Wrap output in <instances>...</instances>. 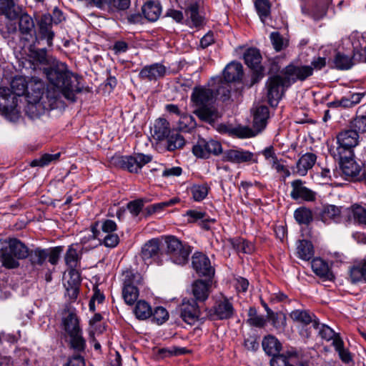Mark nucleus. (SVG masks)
<instances>
[{"instance_id": "nucleus-1", "label": "nucleus", "mask_w": 366, "mask_h": 366, "mask_svg": "<svg viewBox=\"0 0 366 366\" xmlns=\"http://www.w3.org/2000/svg\"><path fill=\"white\" fill-rule=\"evenodd\" d=\"M50 86L44 95L45 84L37 78L30 79L26 93L27 106L25 112L30 118H36L45 110L58 107L61 97L74 101L76 93L81 92L80 77L69 71L65 64L59 63L53 67L44 69Z\"/></svg>"}, {"instance_id": "nucleus-2", "label": "nucleus", "mask_w": 366, "mask_h": 366, "mask_svg": "<svg viewBox=\"0 0 366 366\" xmlns=\"http://www.w3.org/2000/svg\"><path fill=\"white\" fill-rule=\"evenodd\" d=\"M214 99L213 89L206 86L194 88L191 96L194 114L201 121L212 124L221 117L217 109L212 105Z\"/></svg>"}, {"instance_id": "nucleus-3", "label": "nucleus", "mask_w": 366, "mask_h": 366, "mask_svg": "<svg viewBox=\"0 0 366 366\" xmlns=\"http://www.w3.org/2000/svg\"><path fill=\"white\" fill-rule=\"evenodd\" d=\"M365 132H366V117L361 116L354 119L347 128L337 134V154L335 155L341 157L342 154L347 153L352 155L353 149L359 144V134Z\"/></svg>"}, {"instance_id": "nucleus-4", "label": "nucleus", "mask_w": 366, "mask_h": 366, "mask_svg": "<svg viewBox=\"0 0 366 366\" xmlns=\"http://www.w3.org/2000/svg\"><path fill=\"white\" fill-rule=\"evenodd\" d=\"M29 256L27 247L17 239H0V259L7 268L19 266L16 259H25Z\"/></svg>"}, {"instance_id": "nucleus-5", "label": "nucleus", "mask_w": 366, "mask_h": 366, "mask_svg": "<svg viewBox=\"0 0 366 366\" xmlns=\"http://www.w3.org/2000/svg\"><path fill=\"white\" fill-rule=\"evenodd\" d=\"M269 117V109L266 106L257 107L254 111L253 127L254 129L248 127H237L228 129L224 125H220L219 129L222 132H229L239 138H250L256 136L260 132L267 124V120Z\"/></svg>"}, {"instance_id": "nucleus-6", "label": "nucleus", "mask_w": 366, "mask_h": 366, "mask_svg": "<svg viewBox=\"0 0 366 366\" xmlns=\"http://www.w3.org/2000/svg\"><path fill=\"white\" fill-rule=\"evenodd\" d=\"M0 113L11 122H16L21 117L19 98L6 86H0Z\"/></svg>"}, {"instance_id": "nucleus-7", "label": "nucleus", "mask_w": 366, "mask_h": 366, "mask_svg": "<svg viewBox=\"0 0 366 366\" xmlns=\"http://www.w3.org/2000/svg\"><path fill=\"white\" fill-rule=\"evenodd\" d=\"M142 277L139 273L127 270L122 274V297L127 305H133L139 297L138 287L142 283Z\"/></svg>"}, {"instance_id": "nucleus-8", "label": "nucleus", "mask_w": 366, "mask_h": 366, "mask_svg": "<svg viewBox=\"0 0 366 366\" xmlns=\"http://www.w3.org/2000/svg\"><path fill=\"white\" fill-rule=\"evenodd\" d=\"M165 243L167 254L172 262L177 264H184L188 261L191 253L189 245L173 236L167 237Z\"/></svg>"}, {"instance_id": "nucleus-9", "label": "nucleus", "mask_w": 366, "mask_h": 366, "mask_svg": "<svg viewBox=\"0 0 366 366\" xmlns=\"http://www.w3.org/2000/svg\"><path fill=\"white\" fill-rule=\"evenodd\" d=\"M287 79L280 76H272L267 82L268 102L272 107L276 106L282 98L285 87L290 86Z\"/></svg>"}, {"instance_id": "nucleus-10", "label": "nucleus", "mask_w": 366, "mask_h": 366, "mask_svg": "<svg viewBox=\"0 0 366 366\" xmlns=\"http://www.w3.org/2000/svg\"><path fill=\"white\" fill-rule=\"evenodd\" d=\"M152 161V156L135 154L132 156H124L117 159L118 165L129 172L137 173L146 164Z\"/></svg>"}, {"instance_id": "nucleus-11", "label": "nucleus", "mask_w": 366, "mask_h": 366, "mask_svg": "<svg viewBox=\"0 0 366 366\" xmlns=\"http://www.w3.org/2000/svg\"><path fill=\"white\" fill-rule=\"evenodd\" d=\"M313 74V68L310 65L291 64L285 67L284 76L291 85L297 81H304Z\"/></svg>"}, {"instance_id": "nucleus-12", "label": "nucleus", "mask_w": 366, "mask_h": 366, "mask_svg": "<svg viewBox=\"0 0 366 366\" xmlns=\"http://www.w3.org/2000/svg\"><path fill=\"white\" fill-rule=\"evenodd\" d=\"M21 11V8L16 5L13 0H0V14L7 20L6 24L9 32L16 31V22H13Z\"/></svg>"}, {"instance_id": "nucleus-13", "label": "nucleus", "mask_w": 366, "mask_h": 366, "mask_svg": "<svg viewBox=\"0 0 366 366\" xmlns=\"http://www.w3.org/2000/svg\"><path fill=\"white\" fill-rule=\"evenodd\" d=\"M271 366H304L295 349L287 350L282 354L274 355L270 360Z\"/></svg>"}, {"instance_id": "nucleus-14", "label": "nucleus", "mask_w": 366, "mask_h": 366, "mask_svg": "<svg viewBox=\"0 0 366 366\" xmlns=\"http://www.w3.org/2000/svg\"><path fill=\"white\" fill-rule=\"evenodd\" d=\"M54 15L58 17L57 20L54 19L50 14H44L41 16L39 21V31L42 37L46 39L49 46L52 45V40L54 36V32L51 30V25L53 23L58 24L61 21L59 17L61 16L62 14L60 11L55 9L54 11Z\"/></svg>"}, {"instance_id": "nucleus-15", "label": "nucleus", "mask_w": 366, "mask_h": 366, "mask_svg": "<svg viewBox=\"0 0 366 366\" xmlns=\"http://www.w3.org/2000/svg\"><path fill=\"white\" fill-rule=\"evenodd\" d=\"M221 144L213 139L209 141H200L194 146V154L200 158H207L211 154L217 155L222 152Z\"/></svg>"}, {"instance_id": "nucleus-16", "label": "nucleus", "mask_w": 366, "mask_h": 366, "mask_svg": "<svg viewBox=\"0 0 366 366\" xmlns=\"http://www.w3.org/2000/svg\"><path fill=\"white\" fill-rule=\"evenodd\" d=\"M182 320L189 325H194L199 318L200 310L194 300L184 299L179 306Z\"/></svg>"}, {"instance_id": "nucleus-17", "label": "nucleus", "mask_w": 366, "mask_h": 366, "mask_svg": "<svg viewBox=\"0 0 366 366\" xmlns=\"http://www.w3.org/2000/svg\"><path fill=\"white\" fill-rule=\"evenodd\" d=\"M192 264L199 275L210 277L214 273L209 258L201 252H195L193 254Z\"/></svg>"}, {"instance_id": "nucleus-18", "label": "nucleus", "mask_w": 366, "mask_h": 366, "mask_svg": "<svg viewBox=\"0 0 366 366\" xmlns=\"http://www.w3.org/2000/svg\"><path fill=\"white\" fill-rule=\"evenodd\" d=\"M291 197L295 200L313 201L315 199V193L304 185V182L297 179L291 183Z\"/></svg>"}, {"instance_id": "nucleus-19", "label": "nucleus", "mask_w": 366, "mask_h": 366, "mask_svg": "<svg viewBox=\"0 0 366 366\" xmlns=\"http://www.w3.org/2000/svg\"><path fill=\"white\" fill-rule=\"evenodd\" d=\"M225 160L232 163L240 164L252 161L257 162V159H254L253 153L241 149H231L224 152Z\"/></svg>"}, {"instance_id": "nucleus-20", "label": "nucleus", "mask_w": 366, "mask_h": 366, "mask_svg": "<svg viewBox=\"0 0 366 366\" xmlns=\"http://www.w3.org/2000/svg\"><path fill=\"white\" fill-rule=\"evenodd\" d=\"M352 155L346 154H342V157H338L340 159V167L342 173L347 177H354L359 174V165L351 158Z\"/></svg>"}, {"instance_id": "nucleus-21", "label": "nucleus", "mask_w": 366, "mask_h": 366, "mask_svg": "<svg viewBox=\"0 0 366 366\" xmlns=\"http://www.w3.org/2000/svg\"><path fill=\"white\" fill-rule=\"evenodd\" d=\"M316 160L317 157L315 154L308 152L303 154L296 164V171L295 172L300 176H305L308 170L315 165Z\"/></svg>"}, {"instance_id": "nucleus-22", "label": "nucleus", "mask_w": 366, "mask_h": 366, "mask_svg": "<svg viewBox=\"0 0 366 366\" xmlns=\"http://www.w3.org/2000/svg\"><path fill=\"white\" fill-rule=\"evenodd\" d=\"M290 317L297 322L307 325L310 323L314 329H318L320 322L315 316L307 310H295L290 313Z\"/></svg>"}, {"instance_id": "nucleus-23", "label": "nucleus", "mask_w": 366, "mask_h": 366, "mask_svg": "<svg viewBox=\"0 0 366 366\" xmlns=\"http://www.w3.org/2000/svg\"><path fill=\"white\" fill-rule=\"evenodd\" d=\"M243 75L242 66L239 62L232 61L229 64L223 71L224 81L230 83L241 79Z\"/></svg>"}, {"instance_id": "nucleus-24", "label": "nucleus", "mask_w": 366, "mask_h": 366, "mask_svg": "<svg viewBox=\"0 0 366 366\" xmlns=\"http://www.w3.org/2000/svg\"><path fill=\"white\" fill-rule=\"evenodd\" d=\"M244 59L246 64L254 69L257 74L262 71L260 62L262 56L258 49L254 48L248 49L244 54Z\"/></svg>"}, {"instance_id": "nucleus-25", "label": "nucleus", "mask_w": 366, "mask_h": 366, "mask_svg": "<svg viewBox=\"0 0 366 366\" xmlns=\"http://www.w3.org/2000/svg\"><path fill=\"white\" fill-rule=\"evenodd\" d=\"M166 72L165 67L159 64H154L150 66L144 67L139 75L143 79L149 80H155L158 78L162 77Z\"/></svg>"}, {"instance_id": "nucleus-26", "label": "nucleus", "mask_w": 366, "mask_h": 366, "mask_svg": "<svg viewBox=\"0 0 366 366\" xmlns=\"http://www.w3.org/2000/svg\"><path fill=\"white\" fill-rule=\"evenodd\" d=\"M312 271L320 277L325 280H332L333 278L328 264L321 258H315L311 262Z\"/></svg>"}, {"instance_id": "nucleus-27", "label": "nucleus", "mask_w": 366, "mask_h": 366, "mask_svg": "<svg viewBox=\"0 0 366 366\" xmlns=\"http://www.w3.org/2000/svg\"><path fill=\"white\" fill-rule=\"evenodd\" d=\"M264 351L270 356L278 354L281 349L282 345L280 341L273 335H269L265 336L262 342Z\"/></svg>"}, {"instance_id": "nucleus-28", "label": "nucleus", "mask_w": 366, "mask_h": 366, "mask_svg": "<svg viewBox=\"0 0 366 366\" xmlns=\"http://www.w3.org/2000/svg\"><path fill=\"white\" fill-rule=\"evenodd\" d=\"M169 134V127L168 122L162 118L157 119L152 129V135L153 137L160 141L168 137Z\"/></svg>"}, {"instance_id": "nucleus-29", "label": "nucleus", "mask_w": 366, "mask_h": 366, "mask_svg": "<svg viewBox=\"0 0 366 366\" xmlns=\"http://www.w3.org/2000/svg\"><path fill=\"white\" fill-rule=\"evenodd\" d=\"M214 314L220 320L230 318L234 314L232 303L227 299L218 302L214 307Z\"/></svg>"}, {"instance_id": "nucleus-30", "label": "nucleus", "mask_w": 366, "mask_h": 366, "mask_svg": "<svg viewBox=\"0 0 366 366\" xmlns=\"http://www.w3.org/2000/svg\"><path fill=\"white\" fill-rule=\"evenodd\" d=\"M142 11L146 19L149 21H155L161 14L162 8L159 3L149 1L142 6Z\"/></svg>"}, {"instance_id": "nucleus-31", "label": "nucleus", "mask_w": 366, "mask_h": 366, "mask_svg": "<svg viewBox=\"0 0 366 366\" xmlns=\"http://www.w3.org/2000/svg\"><path fill=\"white\" fill-rule=\"evenodd\" d=\"M29 82L30 79L24 76H16L12 79L10 89L14 95H16L19 100L21 96L26 95Z\"/></svg>"}, {"instance_id": "nucleus-32", "label": "nucleus", "mask_w": 366, "mask_h": 366, "mask_svg": "<svg viewBox=\"0 0 366 366\" xmlns=\"http://www.w3.org/2000/svg\"><path fill=\"white\" fill-rule=\"evenodd\" d=\"M261 153L267 164L271 165L272 168L275 169L277 172L283 169L282 160L277 158L273 147L269 146L264 148Z\"/></svg>"}, {"instance_id": "nucleus-33", "label": "nucleus", "mask_w": 366, "mask_h": 366, "mask_svg": "<svg viewBox=\"0 0 366 366\" xmlns=\"http://www.w3.org/2000/svg\"><path fill=\"white\" fill-rule=\"evenodd\" d=\"M64 327L68 335L74 334L81 331L79 325V319L76 314L72 311H69L62 320Z\"/></svg>"}, {"instance_id": "nucleus-34", "label": "nucleus", "mask_w": 366, "mask_h": 366, "mask_svg": "<svg viewBox=\"0 0 366 366\" xmlns=\"http://www.w3.org/2000/svg\"><path fill=\"white\" fill-rule=\"evenodd\" d=\"M13 22H16V26L18 23L19 29L22 34H30L34 31V23L33 19L27 14L23 12L22 9Z\"/></svg>"}, {"instance_id": "nucleus-35", "label": "nucleus", "mask_w": 366, "mask_h": 366, "mask_svg": "<svg viewBox=\"0 0 366 366\" xmlns=\"http://www.w3.org/2000/svg\"><path fill=\"white\" fill-rule=\"evenodd\" d=\"M296 253L301 259L308 261L314 255L313 245L307 240H300L297 244Z\"/></svg>"}, {"instance_id": "nucleus-36", "label": "nucleus", "mask_w": 366, "mask_h": 366, "mask_svg": "<svg viewBox=\"0 0 366 366\" xmlns=\"http://www.w3.org/2000/svg\"><path fill=\"white\" fill-rule=\"evenodd\" d=\"M159 252V242L153 239L146 243L142 249V257L147 262L157 257Z\"/></svg>"}, {"instance_id": "nucleus-37", "label": "nucleus", "mask_w": 366, "mask_h": 366, "mask_svg": "<svg viewBox=\"0 0 366 366\" xmlns=\"http://www.w3.org/2000/svg\"><path fill=\"white\" fill-rule=\"evenodd\" d=\"M350 278L353 282H366V259L355 264L350 270Z\"/></svg>"}, {"instance_id": "nucleus-38", "label": "nucleus", "mask_w": 366, "mask_h": 366, "mask_svg": "<svg viewBox=\"0 0 366 366\" xmlns=\"http://www.w3.org/2000/svg\"><path fill=\"white\" fill-rule=\"evenodd\" d=\"M354 57L359 61H366V38L357 36L352 41Z\"/></svg>"}, {"instance_id": "nucleus-39", "label": "nucleus", "mask_w": 366, "mask_h": 366, "mask_svg": "<svg viewBox=\"0 0 366 366\" xmlns=\"http://www.w3.org/2000/svg\"><path fill=\"white\" fill-rule=\"evenodd\" d=\"M321 220L325 224L337 221L340 216V209L335 205H327L323 207L320 214Z\"/></svg>"}, {"instance_id": "nucleus-40", "label": "nucleus", "mask_w": 366, "mask_h": 366, "mask_svg": "<svg viewBox=\"0 0 366 366\" xmlns=\"http://www.w3.org/2000/svg\"><path fill=\"white\" fill-rule=\"evenodd\" d=\"M217 84L215 88L214 97H218L221 100L225 101L230 97L231 86L229 83L224 81L221 77L214 79Z\"/></svg>"}, {"instance_id": "nucleus-41", "label": "nucleus", "mask_w": 366, "mask_h": 366, "mask_svg": "<svg viewBox=\"0 0 366 366\" xmlns=\"http://www.w3.org/2000/svg\"><path fill=\"white\" fill-rule=\"evenodd\" d=\"M208 282L203 280H197L192 285V292L195 298L200 301H204L209 295Z\"/></svg>"}, {"instance_id": "nucleus-42", "label": "nucleus", "mask_w": 366, "mask_h": 366, "mask_svg": "<svg viewBox=\"0 0 366 366\" xmlns=\"http://www.w3.org/2000/svg\"><path fill=\"white\" fill-rule=\"evenodd\" d=\"M134 313L137 318L146 320L152 315V307L147 302L139 300L134 307Z\"/></svg>"}, {"instance_id": "nucleus-43", "label": "nucleus", "mask_w": 366, "mask_h": 366, "mask_svg": "<svg viewBox=\"0 0 366 366\" xmlns=\"http://www.w3.org/2000/svg\"><path fill=\"white\" fill-rule=\"evenodd\" d=\"M185 14L188 20L194 26H199L202 24L203 19L198 11L197 4H190L185 11Z\"/></svg>"}, {"instance_id": "nucleus-44", "label": "nucleus", "mask_w": 366, "mask_h": 366, "mask_svg": "<svg viewBox=\"0 0 366 366\" xmlns=\"http://www.w3.org/2000/svg\"><path fill=\"white\" fill-rule=\"evenodd\" d=\"M294 217L300 224H309L313 219L312 211L303 207L295 211Z\"/></svg>"}, {"instance_id": "nucleus-45", "label": "nucleus", "mask_w": 366, "mask_h": 366, "mask_svg": "<svg viewBox=\"0 0 366 366\" xmlns=\"http://www.w3.org/2000/svg\"><path fill=\"white\" fill-rule=\"evenodd\" d=\"M209 189L207 184L193 185L190 189L193 199L196 202L203 200L207 196Z\"/></svg>"}, {"instance_id": "nucleus-46", "label": "nucleus", "mask_w": 366, "mask_h": 366, "mask_svg": "<svg viewBox=\"0 0 366 366\" xmlns=\"http://www.w3.org/2000/svg\"><path fill=\"white\" fill-rule=\"evenodd\" d=\"M247 322L251 326L262 327L266 323V320L262 315H257L254 307H249Z\"/></svg>"}, {"instance_id": "nucleus-47", "label": "nucleus", "mask_w": 366, "mask_h": 366, "mask_svg": "<svg viewBox=\"0 0 366 366\" xmlns=\"http://www.w3.org/2000/svg\"><path fill=\"white\" fill-rule=\"evenodd\" d=\"M71 347L76 352H82L86 347V341L81 335V330L74 334L69 335Z\"/></svg>"}, {"instance_id": "nucleus-48", "label": "nucleus", "mask_w": 366, "mask_h": 366, "mask_svg": "<svg viewBox=\"0 0 366 366\" xmlns=\"http://www.w3.org/2000/svg\"><path fill=\"white\" fill-rule=\"evenodd\" d=\"M80 257L78 250L74 245L69 247L65 254V262L68 267L70 268H75L79 261Z\"/></svg>"}, {"instance_id": "nucleus-49", "label": "nucleus", "mask_w": 366, "mask_h": 366, "mask_svg": "<svg viewBox=\"0 0 366 366\" xmlns=\"http://www.w3.org/2000/svg\"><path fill=\"white\" fill-rule=\"evenodd\" d=\"M29 255L33 264L41 265L48 257V250L36 248L29 252Z\"/></svg>"}, {"instance_id": "nucleus-50", "label": "nucleus", "mask_w": 366, "mask_h": 366, "mask_svg": "<svg viewBox=\"0 0 366 366\" xmlns=\"http://www.w3.org/2000/svg\"><path fill=\"white\" fill-rule=\"evenodd\" d=\"M364 93H354L348 96L344 97L340 101V105L343 107H352L360 102Z\"/></svg>"}, {"instance_id": "nucleus-51", "label": "nucleus", "mask_w": 366, "mask_h": 366, "mask_svg": "<svg viewBox=\"0 0 366 366\" xmlns=\"http://www.w3.org/2000/svg\"><path fill=\"white\" fill-rule=\"evenodd\" d=\"M195 122L192 116L187 114H181L178 121V129L183 132H188L195 127Z\"/></svg>"}, {"instance_id": "nucleus-52", "label": "nucleus", "mask_w": 366, "mask_h": 366, "mask_svg": "<svg viewBox=\"0 0 366 366\" xmlns=\"http://www.w3.org/2000/svg\"><path fill=\"white\" fill-rule=\"evenodd\" d=\"M167 137V149L173 151L177 149L182 148L184 145V139L182 135L178 133L168 135Z\"/></svg>"}, {"instance_id": "nucleus-53", "label": "nucleus", "mask_w": 366, "mask_h": 366, "mask_svg": "<svg viewBox=\"0 0 366 366\" xmlns=\"http://www.w3.org/2000/svg\"><path fill=\"white\" fill-rule=\"evenodd\" d=\"M60 157V153H56L54 154H45L41 156L39 159H36L33 160L31 162V165L32 167H44L48 165L53 161L57 160Z\"/></svg>"}, {"instance_id": "nucleus-54", "label": "nucleus", "mask_w": 366, "mask_h": 366, "mask_svg": "<svg viewBox=\"0 0 366 366\" xmlns=\"http://www.w3.org/2000/svg\"><path fill=\"white\" fill-rule=\"evenodd\" d=\"M152 321L157 325H162L169 318V313L163 307H157L154 311H152Z\"/></svg>"}, {"instance_id": "nucleus-55", "label": "nucleus", "mask_w": 366, "mask_h": 366, "mask_svg": "<svg viewBox=\"0 0 366 366\" xmlns=\"http://www.w3.org/2000/svg\"><path fill=\"white\" fill-rule=\"evenodd\" d=\"M255 6L262 21L264 22L265 19L269 14L270 6L269 2L267 0H257Z\"/></svg>"}, {"instance_id": "nucleus-56", "label": "nucleus", "mask_w": 366, "mask_h": 366, "mask_svg": "<svg viewBox=\"0 0 366 366\" xmlns=\"http://www.w3.org/2000/svg\"><path fill=\"white\" fill-rule=\"evenodd\" d=\"M335 64L338 69H348L352 65V60L347 55L338 53L335 56Z\"/></svg>"}, {"instance_id": "nucleus-57", "label": "nucleus", "mask_w": 366, "mask_h": 366, "mask_svg": "<svg viewBox=\"0 0 366 366\" xmlns=\"http://www.w3.org/2000/svg\"><path fill=\"white\" fill-rule=\"evenodd\" d=\"M267 318L276 328H281L285 325L286 318L282 314L274 313L271 310H267Z\"/></svg>"}, {"instance_id": "nucleus-58", "label": "nucleus", "mask_w": 366, "mask_h": 366, "mask_svg": "<svg viewBox=\"0 0 366 366\" xmlns=\"http://www.w3.org/2000/svg\"><path fill=\"white\" fill-rule=\"evenodd\" d=\"M177 199H172L169 201L162 202L159 203H156L149 206L147 209L149 214L157 213L162 211L166 207L172 206L178 202Z\"/></svg>"}, {"instance_id": "nucleus-59", "label": "nucleus", "mask_w": 366, "mask_h": 366, "mask_svg": "<svg viewBox=\"0 0 366 366\" xmlns=\"http://www.w3.org/2000/svg\"><path fill=\"white\" fill-rule=\"evenodd\" d=\"M351 213L355 221L360 224H366V209L360 205H353L351 207Z\"/></svg>"}, {"instance_id": "nucleus-60", "label": "nucleus", "mask_w": 366, "mask_h": 366, "mask_svg": "<svg viewBox=\"0 0 366 366\" xmlns=\"http://www.w3.org/2000/svg\"><path fill=\"white\" fill-rule=\"evenodd\" d=\"M270 39L276 51H280L287 46V42L277 32H272L270 34Z\"/></svg>"}, {"instance_id": "nucleus-61", "label": "nucleus", "mask_w": 366, "mask_h": 366, "mask_svg": "<svg viewBox=\"0 0 366 366\" xmlns=\"http://www.w3.org/2000/svg\"><path fill=\"white\" fill-rule=\"evenodd\" d=\"M318 331V334L322 338L327 341L331 340L335 336L334 331L328 326L320 324L318 329H315Z\"/></svg>"}, {"instance_id": "nucleus-62", "label": "nucleus", "mask_w": 366, "mask_h": 366, "mask_svg": "<svg viewBox=\"0 0 366 366\" xmlns=\"http://www.w3.org/2000/svg\"><path fill=\"white\" fill-rule=\"evenodd\" d=\"M107 4L112 9L124 10L129 8L130 0H107Z\"/></svg>"}, {"instance_id": "nucleus-63", "label": "nucleus", "mask_w": 366, "mask_h": 366, "mask_svg": "<svg viewBox=\"0 0 366 366\" xmlns=\"http://www.w3.org/2000/svg\"><path fill=\"white\" fill-rule=\"evenodd\" d=\"M63 251V248L61 247H56L51 249L48 251V258L49 262L51 264H56L59 259L60 254Z\"/></svg>"}, {"instance_id": "nucleus-64", "label": "nucleus", "mask_w": 366, "mask_h": 366, "mask_svg": "<svg viewBox=\"0 0 366 366\" xmlns=\"http://www.w3.org/2000/svg\"><path fill=\"white\" fill-rule=\"evenodd\" d=\"M64 366H85V362L81 355H76L69 357Z\"/></svg>"}]
</instances>
